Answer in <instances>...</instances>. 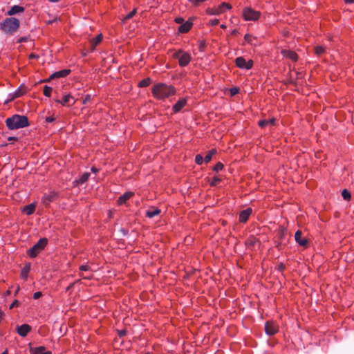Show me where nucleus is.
<instances>
[{"label":"nucleus","instance_id":"nucleus-1","mask_svg":"<svg viewBox=\"0 0 354 354\" xmlns=\"http://www.w3.org/2000/svg\"><path fill=\"white\" fill-rule=\"evenodd\" d=\"M152 94L158 100H163L175 95L176 89L171 85L164 83H158L153 85L151 90Z\"/></svg>","mask_w":354,"mask_h":354},{"label":"nucleus","instance_id":"nucleus-2","mask_svg":"<svg viewBox=\"0 0 354 354\" xmlns=\"http://www.w3.org/2000/svg\"><path fill=\"white\" fill-rule=\"evenodd\" d=\"M7 127L10 130L24 128L29 126L28 119L25 115L15 114L6 120Z\"/></svg>","mask_w":354,"mask_h":354},{"label":"nucleus","instance_id":"nucleus-3","mask_svg":"<svg viewBox=\"0 0 354 354\" xmlns=\"http://www.w3.org/2000/svg\"><path fill=\"white\" fill-rule=\"evenodd\" d=\"M19 21L15 17L6 18L0 24L1 29L6 33L13 35L19 28Z\"/></svg>","mask_w":354,"mask_h":354},{"label":"nucleus","instance_id":"nucleus-4","mask_svg":"<svg viewBox=\"0 0 354 354\" xmlns=\"http://www.w3.org/2000/svg\"><path fill=\"white\" fill-rule=\"evenodd\" d=\"M173 57L178 59L179 65L181 67L186 66L191 61V56L188 53L184 52L182 50H178L173 54Z\"/></svg>","mask_w":354,"mask_h":354},{"label":"nucleus","instance_id":"nucleus-5","mask_svg":"<svg viewBox=\"0 0 354 354\" xmlns=\"http://www.w3.org/2000/svg\"><path fill=\"white\" fill-rule=\"evenodd\" d=\"M47 239L43 238L28 250V254L32 258L35 257L45 248L47 244Z\"/></svg>","mask_w":354,"mask_h":354},{"label":"nucleus","instance_id":"nucleus-6","mask_svg":"<svg viewBox=\"0 0 354 354\" xmlns=\"http://www.w3.org/2000/svg\"><path fill=\"white\" fill-rule=\"evenodd\" d=\"M261 13L251 8H245L243 10V17L245 21H256L260 17Z\"/></svg>","mask_w":354,"mask_h":354},{"label":"nucleus","instance_id":"nucleus-7","mask_svg":"<svg viewBox=\"0 0 354 354\" xmlns=\"http://www.w3.org/2000/svg\"><path fill=\"white\" fill-rule=\"evenodd\" d=\"M235 64L240 68L250 69L253 66V61L252 59L246 61L243 57H239L235 59Z\"/></svg>","mask_w":354,"mask_h":354},{"label":"nucleus","instance_id":"nucleus-8","mask_svg":"<svg viewBox=\"0 0 354 354\" xmlns=\"http://www.w3.org/2000/svg\"><path fill=\"white\" fill-rule=\"evenodd\" d=\"M279 329L278 326L272 321H268L266 323L265 330L269 335H274Z\"/></svg>","mask_w":354,"mask_h":354},{"label":"nucleus","instance_id":"nucleus-9","mask_svg":"<svg viewBox=\"0 0 354 354\" xmlns=\"http://www.w3.org/2000/svg\"><path fill=\"white\" fill-rule=\"evenodd\" d=\"M58 197V194L55 192H50L48 194H45L42 198V203L45 206L49 205L51 202L55 201Z\"/></svg>","mask_w":354,"mask_h":354},{"label":"nucleus","instance_id":"nucleus-10","mask_svg":"<svg viewBox=\"0 0 354 354\" xmlns=\"http://www.w3.org/2000/svg\"><path fill=\"white\" fill-rule=\"evenodd\" d=\"M56 102L60 103L63 106H72L75 104L73 97L69 94L63 96L62 100H56Z\"/></svg>","mask_w":354,"mask_h":354},{"label":"nucleus","instance_id":"nucleus-11","mask_svg":"<svg viewBox=\"0 0 354 354\" xmlns=\"http://www.w3.org/2000/svg\"><path fill=\"white\" fill-rule=\"evenodd\" d=\"M295 239L301 246L306 247L308 245V239L306 237L302 236V232L300 230L296 232L295 234Z\"/></svg>","mask_w":354,"mask_h":354},{"label":"nucleus","instance_id":"nucleus-12","mask_svg":"<svg viewBox=\"0 0 354 354\" xmlns=\"http://www.w3.org/2000/svg\"><path fill=\"white\" fill-rule=\"evenodd\" d=\"M30 330L31 326L26 324L17 327V332L21 337H26Z\"/></svg>","mask_w":354,"mask_h":354},{"label":"nucleus","instance_id":"nucleus-13","mask_svg":"<svg viewBox=\"0 0 354 354\" xmlns=\"http://www.w3.org/2000/svg\"><path fill=\"white\" fill-rule=\"evenodd\" d=\"M30 354H51L50 351H46L44 346L30 347Z\"/></svg>","mask_w":354,"mask_h":354},{"label":"nucleus","instance_id":"nucleus-14","mask_svg":"<svg viewBox=\"0 0 354 354\" xmlns=\"http://www.w3.org/2000/svg\"><path fill=\"white\" fill-rule=\"evenodd\" d=\"M281 54L283 55V57L289 58L293 62H296L298 59L297 55L295 52L290 50L283 49L281 50Z\"/></svg>","mask_w":354,"mask_h":354},{"label":"nucleus","instance_id":"nucleus-15","mask_svg":"<svg viewBox=\"0 0 354 354\" xmlns=\"http://www.w3.org/2000/svg\"><path fill=\"white\" fill-rule=\"evenodd\" d=\"M26 93V89L24 86H20L17 90H16L13 94L11 95V97L8 100V102H10L15 98L19 97L24 95Z\"/></svg>","mask_w":354,"mask_h":354},{"label":"nucleus","instance_id":"nucleus-16","mask_svg":"<svg viewBox=\"0 0 354 354\" xmlns=\"http://www.w3.org/2000/svg\"><path fill=\"white\" fill-rule=\"evenodd\" d=\"M252 209L248 207L245 210H243L240 212L239 214V221L240 222L245 223L248 221L250 215L252 214Z\"/></svg>","mask_w":354,"mask_h":354},{"label":"nucleus","instance_id":"nucleus-17","mask_svg":"<svg viewBox=\"0 0 354 354\" xmlns=\"http://www.w3.org/2000/svg\"><path fill=\"white\" fill-rule=\"evenodd\" d=\"M187 104L185 98L180 99L173 106V111L175 113L179 112Z\"/></svg>","mask_w":354,"mask_h":354},{"label":"nucleus","instance_id":"nucleus-18","mask_svg":"<svg viewBox=\"0 0 354 354\" xmlns=\"http://www.w3.org/2000/svg\"><path fill=\"white\" fill-rule=\"evenodd\" d=\"M71 71L68 69L62 70L54 73L50 77V79L64 77L67 76L70 73Z\"/></svg>","mask_w":354,"mask_h":354},{"label":"nucleus","instance_id":"nucleus-19","mask_svg":"<svg viewBox=\"0 0 354 354\" xmlns=\"http://www.w3.org/2000/svg\"><path fill=\"white\" fill-rule=\"evenodd\" d=\"M133 196V192H126L119 197V198L118 200V203L121 205L125 203L126 201H128Z\"/></svg>","mask_w":354,"mask_h":354},{"label":"nucleus","instance_id":"nucleus-20","mask_svg":"<svg viewBox=\"0 0 354 354\" xmlns=\"http://www.w3.org/2000/svg\"><path fill=\"white\" fill-rule=\"evenodd\" d=\"M160 212H161V211L160 209H158L157 207H152L150 209H149L148 210H147L146 216L148 218H153V217L160 214Z\"/></svg>","mask_w":354,"mask_h":354},{"label":"nucleus","instance_id":"nucleus-21","mask_svg":"<svg viewBox=\"0 0 354 354\" xmlns=\"http://www.w3.org/2000/svg\"><path fill=\"white\" fill-rule=\"evenodd\" d=\"M276 120L274 118L261 120L259 122V125L261 127H265L266 126H273L275 124Z\"/></svg>","mask_w":354,"mask_h":354},{"label":"nucleus","instance_id":"nucleus-22","mask_svg":"<svg viewBox=\"0 0 354 354\" xmlns=\"http://www.w3.org/2000/svg\"><path fill=\"white\" fill-rule=\"evenodd\" d=\"M192 26V22L186 21L185 23L181 24V26L178 28V30L180 32L185 33L187 32L191 29Z\"/></svg>","mask_w":354,"mask_h":354},{"label":"nucleus","instance_id":"nucleus-23","mask_svg":"<svg viewBox=\"0 0 354 354\" xmlns=\"http://www.w3.org/2000/svg\"><path fill=\"white\" fill-rule=\"evenodd\" d=\"M24 10V8L19 6H14L11 8V9L8 12V15H13L19 12H22Z\"/></svg>","mask_w":354,"mask_h":354},{"label":"nucleus","instance_id":"nucleus-24","mask_svg":"<svg viewBox=\"0 0 354 354\" xmlns=\"http://www.w3.org/2000/svg\"><path fill=\"white\" fill-rule=\"evenodd\" d=\"M102 35L100 34V35H98L97 36H96L95 37L93 38L91 40V48H92V50H94L95 46H97L102 41Z\"/></svg>","mask_w":354,"mask_h":354},{"label":"nucleus","instance_id":"nucleus-25","mask_svg":"<svg viewBox=\"0 0 354 354\" xmlns=\"http://www.w3.org/2000/svg\"><path fill=\"white\" fill-rule=\"evenodd\" d=\"M207 13L211 15H218L223 12V10L221 8H207L206 10Z\"/></svg>","mask_w":354,"mask_h":354},{"label":"nucleus","instance_id":"nucleus-26","mask_svg":"<svg viewBox=\"0 0 354 354\" xmlns=\"http://www.w3.org/2000/svg\"><path fill=\"white\" fill-rule=\"evenodd\" d=\"M89 173L88 172H86V173H84L80 177L79 179H77L75 180V183H77V185H81V184H83L84 183H85L86 181H87V180L89 178Z\"/></svg>","mask_w":354,"mask_h":354},{"label":"nucleus","instance_id":"nucleus-27","mask_svg":"<svg viewBox=\"0 0 354 354\" xmlns=\"http://www.w3.org/2000/svg\"><path fill=\"white\" fill-rule=\"evenodd\" d=\"M35 210V205L34 204H30L28 205L25 206L24 208V212L27 215H31L32 214L34 213Z\"/></svg>","mask_w":354,"mask_h":354},{"label":"nucleus","instance_id":"nucleus-28","mask_svg":"<svg viewBox=\"0 0 354 354\" xmlns=\"http://www.w3.org/2000/svg\"><path fill=\"white\" fill-rule=\"evenodd\" d=\"M244 39L246 42L251 45H256L254 41H257V38L253 37L252 35L246 34L244 37Z\"/></svg>","mask_w":354,"mask_h":354},{"label":"nucleus","instance_id":"nucleus-29","mask_svg":"<svg viewBox=\"0 0 354 354\" xmlns=\"http://www.w3.org/2000/svg\"><path fill=\"white\" fill-rule=\"evenodd\" d=\"M30 271V265H26L21 270V276L24 279H26Z\"/></svg>","mask_w":354,"mask_h":354},{"label":"nucleus","instance_id":"nucleus-30","mask_svg":"<svg viewBox=\"0 0 354 354\" xmlns=\"http://www.w3.org/2000/svg\"><path fill=\"white\" fill-rule=\"evenodd\" d=\"M315 53L317 55H321L325 53V48L321 46H317L315 47Z\"/></svg>","mask_w":354,"mask_h":354},{"label":"nucleus","instance_id":"nucleus-31","mask_svg":"<svg viewBox=\"0 0 354 354\" xmlns=\"http://www.w3.org/2000/svg\"><path fill=\"white\" fill-rule=\"evenodd\" d=\"M257 242V239L256 238L250 237L246 240L245 244L248 246L252 247V246H254V245L256 244Z\"/></svg>","mask_w":354,"mask_h":354},{"label":"nucleus","instance_id":"nucleus-32","mask_svg":"<svg viewBox=\"0 0 354 354\" xmlns=\"http://www.w3.org/2000/svg\"><path fill=\"white\" fill-rule=\"evenodd\" d=\"M151 83V80L149 78H146V79H144L142 80H141L140 82H139V86L140 87H146V86H148Z\"/></svg>","mask_w":354,"mask_h":354},{"label":"nucleus","instance_id":"nucleus-33","mask_svg":"<svg viewBox=\"0 0 354 354\" xmlns=\"http://www.w3.org/2000/svg\"><path fill=\"white\" fill-rule=\"evenodd\" d=\"M53 88L50 86H45L44 88V95L46 97H49L51 94Z\"/></svg>","mask_w":354,"mask_h":354},{"label":"nucleus","instance_id":"nucleus-34","mask_svg":"<svg viewBox=\"0 0 354 354\" xmlns=\"http://www.w3.org/2000/svg\"><path fill=\"white\" fill-rule=\"evenodd\" d=\"M342 196L345 200H349L351 198V194L347 189H344L342 192Z\"/></svg>","mask_w":354,"mask_h":354},{"label":"nucleus","instance_id":"nucleus-35","mask_svg":"<svg viewBox=\"0 0 354 354\" xmlns=\"http://www.w3.org/2000/svg\"><path fill=\"white\" fill-rule=\"evenodd\" d=\"M203 157L201 154H197L195 158V162L198 165H201L203 162Z\"/></svg>","mask_w":354,"mask_h":354},{"label":"nucleus","instance_id":"nucleus-36","mask_svg":"<svg viewBox=\"0 0 354 354\" xmlns=\"http://www.w3.org/2000/svg\"><path fill=\"white\" fill-rule=\"evenodd\" d=\"M220 182H221V178H219L218 177L215 176V177H214V178H212V180H211L210 184H211V185H212V186H216V185H217Z\"/></svg>","mask_w":354,"mask_h":354},{"label":"nucleus","instance_id":"nucleus-37","mask_svg":"<svg viewBox=\"0 0 354 354\" xmlns=\"http://www.w3.org/2000/svg\"><path fill=\"white\" fill-rule=\"evenodd\" d=\"M136 10L134 9L131 12H130L128 15H126V17H124V19L127 20V19L132 18L136 15Z\"/></svg>","mask_w":354,"mask_h":354},{"label":"nucleus","instance_id":"nucleus-38","mask_svg":"<svg viewBox=\"0 0 354 354\" xmlns=\"http://www.w3.org/2000/svg\"><path fill=\"white\" fill-rule=\"evenodd\" d=\"M223 168V165L221 162H218L214 167V170L216 171H219L222 170Z\"/></svg>","mask_w":354,"mask_h":354},{"label":"nucleus","instance_id":"nucleus-39","mask_svg":"<svg viewBox=\"0 0 354 354\" xmlns=\"http://www.w3.org/2000/svg\"><path fill=\"white\" fill-rule=\"evenodd\" d=\"M218 8H221V10H223L224 11V9H230L231 8V6L229 4V3H221Z\"/></svg>","mask_w":354,"mask_h":354},{"label":"nucleus","instance_id":"nucleus-40","mask_svg":"<svg viewBox=\"0 0 354 354\" xmlns=\"http://www.w3.org/2000/svg\"><path fill=\"white\" fill-rule=\"evenodd\" d=\"M91 270V267L88 265H82L80 266V271H89Z\"/></svg>","mask_w":354,"mask_h":354},{"label":"nucleus","instance_id":"nucleus-41","mask_svg":"<svg viewBox=\"0 0 354 354\" xmlns=\"http://www.w3.org/2000/svg\"><path fill=\"white\" fill-rule=\"evenodd\" d=\"M219 23V20L217 19H212L209 21L210 26H216Z\"/></svg>","mask_w":354,"mask_h":354},{"label":"nucleus","instance_id":"nucleus-42","mask_svg":"<svg viewBox=\"0 0 354 354\" xmlns=\"http://www.w3.org/2000/svg\"><path fill=\"white\" fill-rule=\"evenodd\" d=\"M239 89L238 88L234 87V88H231L230 93H231L232 95H234L239 93Z\"/></svg>","mask_w":354,"mask_h":354},{"label":"nucleus","instance_id":"nucleus-43","mask_svg":"<svg viewBox=\"0 0 354 354\" xmlns=\"http://www.w3.org/2000/svg\"><path fill=\"white\" fill-rule=\"evenodd\" d=\"M41 295H42V294L41 292H36L33 295V298L35 299H37L40 298L41 297Z\"/></svg>","mask_w":354,"mask_h":354},{"label":"nucleus","instance_id":"nucleus-44","mask_svg":"<svg viewBox=\"0 0 354 354\" xmlns=\"http://www.w3.org/2000/svg\"><path fill=\"white\" fill-rule=\"evenodd\" d=\"M212 156H211V154L208 153L205 156V158H204V160L206 162H208L211 160Z\"/></svg>","mask_w":354,"mask_h":354},{"label":"nucleus","instance_id":"nucleus-45","mask_svg":"<svg viewBox=\"0 0 354 354\" xmlns=\"http://www.w3.org/2000/svg\"><path fill=\"white\" fill-rule=\"evenodd\" d=\"M19 301L15 300V301H14L12 303V304H11V305H10V308H13L14 307L18 306H19Z\"/></svg>","mask_w":354,"mask_h":354},{"label":"nucleus","instance_id":"nucleus-46","mask_svg":"<svg viewBox=\"0 0 354 354\" xmlns=\"http://www.w3.org/2000/svg\"><path fill=\"white\" fill-rule=\"evenodd\" d=\"M175 21L177 24H183V21H184V19L182 17H177V18H176Z\"/></svg>","mask_w":354,"mask_h":354},{"label":"nucleus","instance_id":"nucleus-47","mask_svg":"<svg viewBox=\"0 0 354 354\" xmlns=\"http://www.w3.org/2000/svg\"><path fill=\"white\" fill-rule=\"evenodd\" d=\"M28 40V38L26 37H20L18 40H17V42L18 43H22V42H26Z\"/></svg>","mask_w":354,"mask_h":354},{"label":"nucleus","instance_id":"nucleus-48","mask_svg":"<svg viewBox=\"0 0 354 354\" xmlns=\"http://www.w3.org/2000/svg\"><path fill=\"white\" fill-rule=\"evenodd\" d=\"M91 100V95H86L84 97V99L83 100V103L84 104H86L87 102H88L89 100Z\"/></svg>","mask_w":354,"mask_h":354},{"label":"nucleus","instance_id":"nucleus-49","mask_svg":"<svg viewBox=\"0 0 354 354\" xmlns=\"http://www.w3.org/2000/svg\"><path fill=\"white\" fill-rule=\"evenodd\" d=\"M80 275L84 279H90L92 277V274L84 275V274L81 273L80 274Z\"/></svg>","mask_w":354,"mask_h":354},{"label":"nucleus","instance_id":"nucleus-50","mask_svg":"<svg viewBox=\"0 0 354 354\" xmlns=\"http://www.w3.org/2000/svg\"><path fill=\"white\" fill-rule=\"evenodd\" d=\"M54 120H55V119H54V118H53V117H47V118H46V121L47 122H52L53 121H54Z\"/></svg>","mask_w":354,"mask_h":354},{"label":"nucleus","instance_id":"nucleus-51","mask_svg":"<svg viewBox=\"0 0 354 354\" xmlns=\"http://www.w3.org/2000/svg\"><path fill=\"white\" fill-rule=\"evenodd\" d=\"M216 150H215V149H212V150H210V151L208 152V153L211 154V156H212L214 154H215V153H216Z\"/></svg>","mask_w":354,"mask_h":354},{"label":"nucleus","instance_id":"nucleus-52","mask_svg":"<svg viewBox=\"0 0 354 354\" xmlns=\"http://www.w3.org/2000/svg\"><path fill=\"white\" fill-rule=\"evenodd\" d=\"M346 3H354V0H344Z\"/></svg>","mask_w":354,"mask_h":354},{"label":"nucleus","instance_id":"nucleus-53","mask_svg":"<svg viewBox=\"0 0 354 354\" xmlns=\"http://www.w3.org/2000/svg\"><path fill=\"white\" fill-rule=\"evenodd\" d=\"M237 33H238V30H236V29H235V30H233L232 31V35H236Z\"/></svg>","mask_w":354,"mask_h":354},{"label":"nucleus","instance_id":"nucleus-54","mask_svg":"<svg viewBox=\"0 0 354 354\" xmlns=\"http://www.w3.org/2000/svg\"><path fill=\"white\" fill-rule=\"evenodd\" d=\"M3 313L1 311H0V322L3 319Z\"/></svg>","mask_w":354,"mask_h":354},{"label":"nucleus","instance_id":"nucleus-55","mask_svg":"<svg viewBox=\"0 0 354 354\" xmlns=\"http://www.w3.org/2000/svg\"><path fill=\"white\" fill-rule=\"evenodd\" d=\"M221 28H223V29H225L226 28V26L224 25V24H222V25H221Z\"/></svg>","mask_w":354,"mask_h":354},{"label":"nucleus","instance_id":"nucleus-56","mask_svg":"<svg viewBox=\"0 0 354 354\" xmlns=\"http://www.w3.org/2000/svg\"><path fill=\"white\" fill-rule=\"evenodd\" d=\"M92 171H93V172H95V171H97V169H96L95 168L93 167V168H92Z\"/></svg>","mask_w":354,"mask_h":354},{"label":"nucleus","instance_id":"nucleus-57","mask_svg":"<svg viewBox=\"0 0 354 354\" xmlns=\"http://www.w3.org/2000/svg\"><path fill=\"white\" fill-rule=\"evenodd\" d=\"M15 140V137H12V138H9V140Z\"/></svg>","mask_w":354,"mask_h":354},{"label":"nucleus","instance_id":"nucleus-58","mask_svg":"<svg viewBox=\"0 0 354 354\" xmlns=\"http://www.w3.org/2000/svg\"><path fill=\"white\" fill-rule=\"evenodd\" d=\"M30 57H31V58H32V57H35V55H33V54H32V55H30Z\"/></svg>","mask_w":354,"mask_h":354},{"label":"nucleus","instance_id":"nucleus-59","mask_svg":"<svg viewBox=\"0 0 354 354\" xmlns=\"http://www.w3.org/2000/svg\"><path fill=\"white\" fill-rule=\"evenodd\" d=\"M1 354H8V351H5L4 352H3Z\"/></svg>","mask_w":354,"mask_h":354},{"label":"nucleus","instance_id":"nucleus-60","mask_svg":"<svg viewBox=\"0 0 354 354\" xmlns=\"http://www.w3.org/2000/svg\"><path fill=\"white\" fill-rule=\"evenodd\" d=\"M283 266H280V269H283Z\"/></svg>","mask_w":354,"mask_h":354},{"label":"nucleus","instance_id":"nucleus-61","mask_svg":"<svg viewBox=\"0 0 354 354\" xmlns=\"http://www.w3.org/2000/svg\"><path fill=\"white\" fill-rule=\"evenodd\" d=\"M19 288L18 287L16 292H17L19 291Z\"/></svg>","mask_w":354,"mask_h":354}]
</instances>
